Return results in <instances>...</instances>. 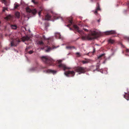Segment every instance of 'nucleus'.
I'll list each match as a JSON object with an SVG mask.
<instances>
[{"label": "nucleus", "instance_id": "1", "mask_svg": "<svg viewBox=\"0 0 129 129\" xmlns=\"http://www.w3.org/2000/svg\"><path fill=\"white\" fill-rule=\"evenodd\" d=\"M41 60L49 66H54V61L50 57L48 56H42L41 57Z\"/></svg>", "mask_w": 129, "mask_h": 129}, {"label": "nucleus", "instance_id": "2", "mask_svg": "<svg viewBox=\"0 0 129 129\" xmlns=\"http://www.w3.org/2000/svg\"><path fill=\"white\" fill-rule=\"evenodd\" d=\"M81 38L83 40H91L95 39L98 36V33L95 31L92 32L91 34H88L86 36H82Z\"/></svg>", "mask_w": 129, "mask_h": 129}, {"label": "nucleus", "instance_id": "3", "mask_svg": "<svg viewBox=\"0 0 129 129\" xmlns=\"http://www.w3.org/2000/svg\"><path fill=\"white\" fill-rule=\"evenodd\" d=\"M62 60H57L56 61V65L59 68H62L65 71L66 69H69L70 68L67 67L64 64L61 63Z\"/></svg>", "mask_w": 129, "mask_h": 129}, {"label": "nucleus", "instance_id": "4", "mask_svg": "<svg viewBox=\"0 0 129 129\" xmlns=\"http://www.w3.org/2000/svg\"><path fill=\"white\" fill-rule=\"evenodd\" d=\"M75 71L78 72L79 74L84 73L86 71V68L81 67H78L74 69Z\"/></svg>", "mask_w": 129, "mask_h": 129}, {"label": "nucleus", "instance_id": "5", "mask_svg": "<svg viewBox=\"0 0 129 129\" xmlns=\"http://www.w3.org/2000/svg\"><path fill=\"white\" fill-rule=\"evenodd\" d=\"M20 42V41L18 39H13L11 42V46L12 47L16 46L17 44H18Z\"/></svg>", "mask_w": 129, "mask_h": 129}, {"label": "nucleus", "instance_id": "6", "mask_svg": "<svg viewBox=\"0 0 129 129\" xmlns=\"http://www.w3.org/2000/svg\"><path fill=\"white\" fill-rule=\"evenodd\" d=\"M64 74L67 77H73L75 75V73L73 71H69L65 72Z\"/></svg>", "mask_w": 129, "mask_h": 129}, {"label": "nucleus", "instance_id": "7", "mask_svg": "<svg viewBox=\"0 0 129 129\" xmlns=\"http://www.w3.org/2000/svg\"><path fill=\"white\" fill-rule=\"evenodd\" d=\"M73 27L75 30L77 31L82 36H83L84 33L82 30H80L79 27L77 25H73Z\"/></svg>", "mask_w": 129, "mask_h": 129}, {"label": "nucleus", "instance_id": "8", "mask_svg": "<svg viewBox=\"0 0 129 129\" xmlns=\"http://www.w3.org/2000/svg\"><path fill=\"white\" fill-rule=\"evenodd\" d=\"M26 10L27 13H31L34 15H35L37 12V11L36 9L31 10L28 7L26 8Z\"/></svg>", "mask_w": 129, "mask_h": 129}, {"label": "nucleus", "instance_id": "9", "mask_svg": "<svg viewBox=\"0 0 129 129\" xmlns=\"http://www.w3.org/2000/svg\"><path fill=\"white\" fill-rule=\"evenodd\" d=\"M37 44L43 47H42L41 48V49L43 50L44 49V47H45V44L42 41H39Z\"/></svg>", "mask_w": 129, "mask_h": 129}, {"label": "nucleus", "instance_id": "10", "mask_svg": "<svg viewBox=\"0 0 129 129\" xmlns=\"http://www.w3.org/2000/svg\"><path fill=\"white\" fill-rule=\"evenodd\" d=\"M105 34L107 35H109L111 34H116L115 31L114 30H110L106 32Z\"/></svg>", "mask_w": 129, "mask_h": 129}, {"label": "nucleus", "instance_id": "11", "mask_svg": "<svg viewBox=\"0 0 129 129\" xmlns=\"http://www.w3.org/2000/svg\"><path fill=\"white\" fill-rule=\"evenodd\" d=\"M47 49L45 51L46 52H49L51 51L52 49L56 48V47L54 46H53L52 47H48L47 46Z\"/></svg>", "mask_w": 129, "mask_h": 129}, {"label": "nucleus", "instance_id": "12", "mask_svg": "<svg viewBox=\"0 0 129 129\" xmlns=\"http://www.w3.org/2000/svg\"><path fill=\"white\" fill-rule=\"evenodd\" d=\"M100 10V8L99 4L98 3L96 4V8L95 11L94 12V13L95 14H97V11Z\"/></svg>", "mask_w": 129, "mask_h": 129}, {"label": "nucleus", "instance_id": "13", "mask_svg": "<svg viewBox=\"0 0 129 129\" xmlns=\"http://www.w3.org/2000/svg\"><path fill=\"white\" fill-rule=\"evenodd\" d=\"M30 48V47H27L25 49V51L26 52H28L30 54H31L33 53V51L32 50H30L28 51V50Z\"/></svg>", "mask_w": 129, "mask_h": 129}, {"label": "nucleus", "instance_id": "14", "mask_svg": "<svg viewBox=\"0 0 129 129\" xmlns=\"http://www.w3.org/2000/svg\"><path fill=\"white\" fill-rule=\"evenodd\" d=\"M125 94L124 95V97L127 100H129V92L128 93H125Z\"/></svg>", "mask_w": 129, "mask_h": 129}, {"label": "nucleus", "instance_id": "15", "mask_svg": "<svg viewBox=\"0 0 129 129\" xmlns=\"http://www.w3.org/2000/svg\"><path fill=\"white\" fill-rule=\"evenodd\" d=\"M68 23L69 24L67 25V27H70L72 24L73 23V21L72 19H70L68 20Z\"/></svg>", "mask_w": 129, "mask_h": 129}, {"label": "nucleus", "instance_id": "16", "mask_svg": "<svg viewBox=\"0 0 129 129\" xmlns=\"http://www.w3.org/2000/svg\"><path fill=\"white\" fill-rule=\"evenodd\" d=\"M105 57V54H103L100 55L99 56H98V58L99 59H101L103 58H104Z\"/></svg>", "mask_w": 129, "mask_h": 129}, {"label": "nucleus", "instance_id": "17", "mask_svg": "<svg viewBox=\"0 0 129 129\" xmlns=\"http://www.w3.org/2000/svg\"><path fill=\"white\" fill-rule=\"evenodd\" d=\"M47 72L48 73H51L53 74H55L56 73V71L51 69H48L47 70Z\"/></svg>", "mask_w": 129, "mask_h": 129}, {"label": "nucleus", "instance_id": "18", "mask_svg": "<svg viewBox=\"0 0 129 129\" xmlns=\"http://www.w3.org/2000/svg\"><path fill=\"white\" fill-rule=\"evenodd\" d=\"M12 16L11 15H9L5 17V19L7 20H11L12 19Z\"/></svg>", "mask_w": 129, "mask_h": 129}, {"label": "nucleus", "instance_id": "19", "mask_svg": "<svg viewBox=\"0 0 129 129\" xmlns=\"http://www.w3.org/2000/svg\"><path fill=\"white\" fill-rule=\"evenodd\" d=\"M15 15L16 17L18 18H20V13L18 12H16L15 13Z\"/></svg>", "mask_w": 129, "mask_h": 129}, {"label": "nucleus", "instance_id": "20", "mask_svg": "<svg viewBox=\"0 0 129 129\" xmlns=\"http://www.w3.org/2000/svg\"><path fill=\"white\" fill-rule=\"evenodd\" d=\"M51 18V16L48 14H47L45 16L46 19L47 20H49Z\"/></svg>", "mask_w": 129, "mask_h": 129}, {"label": "nucleus", "instance_id": "21", "mask_svg": "<svg viewBox=\"0 0 129 129\" xmlns=\"http://www.w3.org/2000/svg\"><path fill=\"white\" fill-rule=\"evenodd\" d=\"M90 61V60L89 59H86L85 60H83L82 61V62L83 64H85L87 63Z\"/></svg>", "mask_w": 129, "mask_h": 129}, {"label": "nucleus", "instance_id": "22", "mask_svg": "<svg viewBox=\"0 0 129 129\" xmlns=\"http://www.w3.org/2000/svg\"><path fill=\"white\" fill-rule=\"evenodd\" d=\"M12 29H15L17 28V26L15 25H10Z\"/></svg>", "mask_w": 129, "mask_h": 129}, {"label": "nucleus", "instance_id": "23", "mask_svg": "<svg viewBox=\"0 0 129 129\" xmlns=\"http://www.w3.org/2000/svg\"><path fill=\"white\" fill-rule=\"evenodd\" d=\"M35 65V67L33 68L32 70L34 71L36 70H37V68L38 67V62H36Z\"/></svg>", "mask_w": 129, "mask_h": 129}, {"label": "nucleus", "instance_id": "24", "mask_svg": "<svg viewBox=\"0 0 129 129\" xmlns=\"http://www.w3.org/2000/svg\"><path fill=\"white\" fill-rule=\"evenodd\" d=\"M66 48L69 49H74L75 48L73 46H69L66 47Z\"/></svg>", "mask_w": 129, "mask_h": 129}, {"label": "nucleus", "instance_id": "25", "mask_svg": "<svg viewBox=\"0 0 129 129\" xmlns=\"http://www.w3.org/2000/svg\"><path fill=\"white\" fill-rule=\"evenodd\" d=\"M19 6V5L17 3H15L14 4V8L15 9L17 8Z\"/></svg>", "mask_w": 129, "mask_h": 129}, {"label": "nucleus", "instance_id": "26", "mask_svg": "<svg viewBox=\"0 0 129 129\" xmlns=\"http://www.w3.org/2000/svg\"><path fill=\"white\" fill-rule=\"evenodd\" d=\"M23 39L24 41H27L29 40L30 38L28 37L27 36L26 37H24Z\"/></svg>", "mask_w": 129, "mask_h": 129}, {"label": "nucleus", "instance_id": "27", "mask_svg": "<svg viewBox=\"0 0 129 129\" xmlns=\"http://www.w3.org/2000/svg\"><path fill=\"white\" fill-rule=\"evenodd\" d=\"M108 42L109 43L111 44H113L114 42V41L113 40H112L111 39H110L108 40Z\"/></svg>", "mask_w": 129, "mask_h": 129}, {"label": "nucleus", "instance_id": "28", "mask_svg": "<svg viewBox=\"0 0 129 129\" xmlns=\"http://www.w3.org/2000/svg\"><path fill=\"white\" fill-rule=\"evenodd\" d=\"M31 1L34 4H37L38 3V2L37 1V0H32Z\"/></svg>", "mask_w": 129, "mask_h": 129}, {"label": "nucleus", "instance_id": "29", "mask_svg": "<svg viewBox=\"0 0 129 129\" xmlns=\"http://www.w3.org/2000/svg\"><path fill=\"white\" fill-rule=\"evenodd\" d=\"M76 54L77 55V57H80L81 55V54L79 52H77L76 53Z\"/></svg>", "mask_w": 129, "mask_h": 129}, {"label": "nucleus", "instance_id": "30", "mask_svg": "<svg viewBox=\"0 0 129 129\" xmlns=\"http://www.w3.org/2000/svg\"><path fill=\"white\" fill-rule=\"evenodd\" d=\"M42 39L44 40H49V38H48V39L46 38L44 36H43L42 37Z\"/></svg>", "mask_w": 129, "mask_h": 129}, {"label": "nucleus", "instance_id": "31", "mask_svg": "<svg viewBox=\"0 0 129 129\" xmlns=\"http://www.w3.org/2000/svg\"><path fill=\"white\" fill-rule=\"evenodd\" d=\"M2 3H4L6 6H7V2L6 0H2Z\"/></svg>", "mask_w": 129, "mask_h": 129}, {"label": "nucleus", "instance_id": "32", "mask_svg": "<svg viewBox=\"0 0 129 129\" xmlns=\"http://www.w3.org/2000/svg\"><path fill=\"white\" fill-rule=\"evenodd\" d=\"M5 10H7V8L6 7H3V11L4 12Z\"/></svg>", "mask_w": 129, "mask_h": 129}, {"label": "nucleus", "instance_id": "33", "mask_svg": "<svg viewBox=\"0 0 129 129\" xmlns=\"http://www.w3.org/2000/svg\"><path fill=\"white\" fill-rule=\"evenodd\" d=\"M83 29L85 31H86L87 32H88L89 30L87 29H86L85 28H83Z\"/></svg>", "mask_w": 129, "mask_h": 129}, {"label": "nucleus", "instance_id": "34", "mask_svg": "<svg viewBox=\"0 0 129 129\" xmlns=\"http://www.w3.org/2000/svg\"><path fill=\"white\" fill-rule=\"evenodd\" d=\"M126 52H129V49H126Z\"/></svg>", "mask_w": 129, "mask_h": 129}, {"label": "nucleus", "instance_id": "35", "mask_svg": "<svg viewBox=\"0 0 129 129\" xmlns=\"http://www.w3.org/2000/svg\"><path fill=\"white\" fill-rule=\"evenodd\" d=\"M41 11H39V12L38 14H39V15H40V14H41Z\"/></svg>", "mask_w": 129, "mask_h": 129}, {"label": "nucleus", "instance_id": "36", "mask_svg": "<svg viewBox=\"0 0 129 129\" xmlns=\"http://www.w3.org/2000/svg\"><path fill=\"white\" fill-rule=\"evenodd\" d=\"M126 39L129 41V37H126Z\"/></svg>", "mask_w": 129, "mask_h": 129}, {"label": "nucleus", "instance_id": "37", "mask_svg": "<svg viewBox=\"0 0 129 129\" xmlns=\"http://www.w3.org/2000/svg\"><path fill=\"white\" fill-rule=\"evenodd\" d=\"M95 52V49L94 48H93V53H94Z\"/></svg>", "mask_w": 129, "mask_h": 129}, {"label": "nucleus", "instance_id": "38", "mask_svg": "<svg viewBox=\"0 0 129 129\" xmlns=\"http://www.w3.org/2000/svg\"><path fill=\"white\" fill-rule=\"evenodd\" d=\"M100 21V19H99L98 20V22H99Z\"/></svg>", "mask_w": 129, "mask_h": 129}, {"label": "nucleus", "instance_id": "39", "mask_svg": "<svg viewBox=\"0 0 129 129\" xmlns=\"http://www.w3.org/2000/svg\"><path fill=\"white\" fill-rule=\"evenodd\" d=\"M127 5L128 6V7L129 8V1L128 2Z\"/></svg>", "mask_w": 129, "mask_h": 129}, {"label": "nucleus", "instance_id": "40", "mask_svg": "<svg viewBox=\"0 0 129 129\" xmlns=\"http://www.w3.org/2000/svg\"><path fill=\"white\" fill-rule=\"evenodd\" d=\"M57 35L58 36V37H60V34H57Z\"/></svg>", "mask_w": 129, "mask_h": 129}, {"label": "nucleus", "instance_id": "41", "mask_svg": "<svg viewBox=\"0 0 129 129\" xmlns=\"http://www.w3.org/2000/svg\"><path fill=\"white\" fill-rule=\"evenodd\" d=\"M70 30H72V28H70Z\"/></svg>", "mask_w": 129, "mask_h": 129}, {"label": "nucleus", "instance_id": "42", "mask_svg": "<svg viewBox=\"0 0 129 129\" xmlns=\"http://www.w3.org/2000/svg\"><path fill=\"white\" fill-rule=\"evenodd\" d=\"M1 23V22L0 21V24Z\"/></svg>", "mask_w": 129, "mask_h": 129}]
</instances>
